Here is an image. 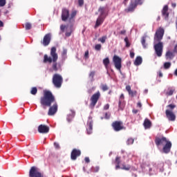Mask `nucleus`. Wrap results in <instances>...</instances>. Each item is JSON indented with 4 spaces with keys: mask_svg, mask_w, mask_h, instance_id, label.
Masks as SVG:
<instances>
[{
    "mask_svg": "<svg viewBox=\"0 0 177 177\" xmlns=\"http://www.w3.org/2000/svg\"><path fill=\"white\" fill-rule=\"evenodd\" d=\"M174 52H176V53H177V45H176L174 47Z\"/></svg>",
    "mask_w": 177,
    "mask_h": 177,
    "instance_id": "774afa93",
    "label": "nucleus"
},
{
    "mask_svg": "<svg viewBox=\"0 0 177 177\" xmlns=\"http://www.w3.org/2000/svg\"><path fill=\"white\" fill-rule=\"evenodd\" d=\"M95 50H100L102 49V45L101 44H96L95 46Z\"/></svg>",
    "mask_w": 177,
    "mask_h": 177,
    "instance_id": "49530a36",
    "label": "nucleus"
},
{
    "mask_svg": "<svg viewBox=\"0 0 177 177\" xmlns=\"http://www.w3.org/2000/svg\"><path fill=\"white\" fill-rule=\"evenodd\" d=\"M106 39H107V36L105 35L100 38L98 41H100V42H101L102 44H104V42H106Z\"/></svg>",
    "mask_w": 177,
    "mask_h": 177,
    "instance_id": "72a5a7b5",
    "label": "nucleus"
},
{
    "mask_svg": "<svg viewBox=\"0 0 177 177\" xmlns=\"http://www.w3.org/2000/svg\"><path fill=\"white\" fill-rule=\"evenodd\" d=\"M66 37H70L71 35V32H66L65 33Z\"/></svg>",
    "mask_w": 177,
    "mask_h": 177,
    "instance_id": "052dcab7",
    "label": "nucleus"
},
{
    "mask_svg": "<svg viewBox=\"0 0 177 177\" xmlns=\"http://www.w3.org/2000/svg\"><path fill=\"white\" fill-rule=\"evenodd\" d=\"M102 90L103 91V92H106V91H109V86H107V84H102Z\"/></svg>",
    "mask_w": 177,
    "mask_h": 177,
    "instance_id": "a19ab883",
    "label": "nucleus"
},
{
    "mask_svg": "<svg viewBox=\"0 0 177 177\" xmlns=\"http://www.w3.org/2000/svg\"><path fill=\"white\" fill-rule=\"evenodd\" d=\"M175 57V53L167 50L165 53V59L166 60H172Z\"/></svg>",
    "mask_w": 177,
    "mask_h": 177,
    "instance_id": "f3484780",
    "label": "nucleus"
},
{
    "mask_svg": "<svg viewBox=\"0 0 177 177\" xmlns=\"http://www.w3.org/2000/svg\"><path fill=\"white\" fill-rule=\"evenodd\" d=\"M162 15L165 20H168L169 17V12H168V6H165L162 10Z\"/></svg>",
    "mask_w": 177,
    "mask_h": 177,
    "instance_id": "dca6fc26",
    "label": "nucleus"
},
{
    "mask_svg": "<svg viewBox=\"0 0 177 177\" xmlns=\"http://www.w3.org/2000/svg\"><path fill=\"white\" fill-rule=\"evenodd\" d=\"M155 144L157 147L160 146H163L162 151L165 154H168L171 151V147H172V143L171 141L168 140L165 137H156L155 138Z\"/></svg>",
    "mask_w": 177,
    "mask_h": 177,
    "instance_id": "7ed1b4c3",
    "label": "nucleus"
},
{
    "mask_svg": "<svg viewBox=\"0 0 177 177\" xmlns=\"http://www.w3.org/2000/svg\"><path fill=\"white\" fill-rule=\"evenodd\" d=\"M165 30L162 27L158 28L156 33L154 35L153 41V49L155 50V53L158 57H161L162 56V52L164 50V43L161 41L162 38H164V34Z\"/></svg>",
    "mask_w": 177,
    "mask_h": 177,
    "instance_id": "f257e3e1",
    "label": "nucleus"
},
{
    "mask_svg": "<svg viewBox=\"0 0 177 177\" xmlns=\"http://www.w3.org/2000/svg\"><path fill=\"white\" fill-rule=\"evenodd\" d=\"M53 84L55 88H62L63 77L57 73L54 74L53 76Z\"/></svg>",
    "mask_w": 177,
    "mask_h": 177,
    "instance_id": "39448f33",
    "label": "nucleus"
},
{
    "mask_svg": "<svg viewBox=\"0 0 177 177\" xmlns=\"http://www.w3.org/2000/svg\"><path fill=\"white\" fill-rule=\"evenodd\" d=\"M111 115L110 113H105V115H104V118H105V120H109Z\"/></svg>",
    "mask_w": 177,
    "mask_h": 177,
    "instance_id": "de8ad7c7",
    "label": "nucleus"
},
{
    "mask_svg": "<svg viewBox=\"0 0 177 177\" xmlns=\"http://www.w3.org/2000/svg\"><path fill=\"white\" fill-rule=\"evenodd\" d=\"M130 57L131 59H133V57H135V53L133 52H130Z\"/></svg>",
    "mask_w": 177,
    "mask_h": 177,
    "instance_id": "5fc2aeb1",
    "label": "nucleus"
},
{
    "mask_svg": "<svg viewBox=\"0 0 177 177\" xmlns=\"http://www.w3.org/2000/svg\"><path fill=\"white\" fill-rule=\"evenodd\" d=\"M29 177H45L44 174L38 171V167L32 166L29 170Z\"/></svg>",
    "mask_w": 177,
    "mask_h": 177,
    "instance_id": "6e6552de",
    "label": "nucleus"
},
{
    "mask_svg": "<svg viewBox=\"0 0 177 177\" xmlns=\"http://www.w3.org/2000/svg\"><path fill=\"white\" fill-rule=\"evenodd\" d=\"M174 92H175V89H169V91L166 92V95L167 96H172Z\"/></svg>",
    "mask_w": 177,
    "mask_h": 177,
    "instance_id": "473e14b6",
    "label": "nucleus"
},
{
    "mask_svg": "<svg viewBox=\"0 0 177 177\" xmlns=\"http://www.w3.org/2000/svg\"><path fill=\"white\" fill-rule=\"evenodd\" d=\"M121 169H124V171H129V169H131V165L122 164V167H121Z\"/></svg>",
    "mask_w": 177,
    "mask_h": 177,
    "instance_id": "c85d7f7f",
    "label": "nucleus"
},
{
    "mask_svg": "<svg viewBox=\"0 0 177 177\" xmlns=\"http://www.w3.org/2000/svg\"><path fill=\"white\" fill-rule=\"evenodd\" d=\"M171 62H165L163 64V67L165 70H168L171 67Z\"/></svg>",
    "mask_w": 177,
    "mask_h": 177,
    "instance_id": "2f4dec72",
    "label": "nucleus"
},
{
    "mask_svg": "<svg viewBox=\"0 0 177 177\" xmlns=\"http://www.w3.org/2000/svg\"><path fill=\"white\" fill-rule=\"evenodd\" d=\"M37 92H38V90L37 89V87H32L30 91L31 95H37Z\"/></svg>",
    "mask_w": 177,
    "mask_h": 177,
    "instance_id": "f704fd0d",
    "label": "nucleus"
},
{
    "mask_svg": "<svg viewBox=\"0 0 177 177\" xmlns=\"http://www.w3.org/2000/svg\"><path fill=\"white\" fill-rule=\"evenodd\" d=\"M39 133H45V124H40L38 127Z\"/></svg>",
    "mask_w": 177,
    "mask_h": 177,
    "instance_id": "5701e85b",
    "label": "nucleus"
},
{
    "mask_svg": "<svg viewBox=\"0 0 177 177\" xmlns=\"http://www.w3.org/2000/svg\"><path fill=\"white\" fill-rule=\"evenodd\" d=\"M100 91H97L95 93H94L90 98V107L91 109H94L96 106V104L99 101V99H100Z\"/></svg>",
    "mask_w": 177,
    "mask_h": 177,
    "instance_id": "0eeeda50",
    "label": "nucleus"
},
{
    "mask_svg": "<svg viewBox=\"0 0 177 177\" xmlns=\"http://www.w3.org/2000/svg\"><path fill=\"white\" fill-rule=\"evenodd\" d=\"M50 56L53 57V70H54V71H57L59 68H57V63L56 62H57L58 56H57V53H56L55 47H53L51 48Z\"/></svg>",
    "mask_w": 177,
    "mask_h": 177,
    "instance_id": "423d86ee",
    "label": "nucleus"
},
{
    "mask_svg": "<svg viewBox=\"0 0 177 177\" xmlns=\"http://www.w3.org/2000/svg\"><path fill=\"white\" fill-rule=\"evenodd\" d=\"M49 132V127L45 126V133H48Z\"/></svg>",
    "mask_w": 177,
    "mask_h": 177,
    "instance_id": "6e6d98bb",
    "label": "nucleus"
},
{
    "mask_svg": "<svg viewBox=\"0 0 177 177\" xmlns=\"http://www.w3.org/2000/svg\"><path fill=\"white\" fill-rule=\"evenodd\" d=\"M124 42L126 44V48H129V46H131V43H129V40L128 39V37L124 38Z\"/></svg>",
    "mask_w": 177,
    "mask_h": 177,
    "instance_id": "ea45409f",
    "label": "nucleus"
},
{
    "mask_svg": "<svg viewBox=\"0 0 177 177\" xmlns=\"http://www.w3.org/2000/svg\"><path fill=\"white\" fill-rule=\"evenodd\" d=\"M111 127L115 132H120V131L125 129V127H124V123L121 121H115L112 122Z\"/></svg>",
    "mask_w": 177,
    "mask_h": 177,
    "instance_id": "1a4fd4ad",
    "label": "nucleus"
},
{
    "mask_svg": "<svg viewBox=\"0 0 177 177\" xmlns=\"http://www.w3.org/2000/svg\"><path fill=\"white\" fill-rule=\"evenodd\" d=\"M93 129V120L92 116H89L87 121V128H86L88 135H91V133H92Z\"/></svg>",
    "mask_w": 177,
    "mask_h": 177,
    "instance_id": "9b49d317",
    "label": "nucleus"
},
{
    "mask_svg": "<svg viewBox=\"0 0 177 177\" xmlns=\"http://www.w3.org/2000/svg\"><path fill=\"white\" fill-rule=\"evenodd\" d=\"M103 64L106 68H108L109 65L110 64V59H109V57L103 59Z\"/></svg>",
    "mask_w": 177,
    "mask_h": 177,
    "instance_id": "b1692460",
    "label": "nucleus"
},
{
    "mask_svg": "<svg viewBox=\"0 0 177 177\" xmlns=\"http://www.w3.org/2000/svg\"><path fill=\"white\" fill-rule=\"evenodd\" d=\"M66 28H67V26H66L65 25L60 26V30H61V31H62V32H64V30H66Z\"/></svg>",
    "mask_w": 177,
    "mask_h": 177,
    "instance_id": "09e8293b",
    "label": "nucleus"
},
{
    "mask_svg": "<svg viewBox=\"0 0 177 177\" xmlns=\"http://www.w3.org/2000/svg\"><path fill=\"white\" fill-rule=\"evenodd\" d=\"M98 12L100 15V17H102L103 16H107V13H109V8H107V7H100Z\"/></svg>",
    "mask_w": 177,
    "mask_h": 177,
    "instance_id": "2eb2a0df",
    "label": "nucleus"
},
{
    "mask_svg": "<svg viewBox=\"0 0 177 177\" xmlns=\"http://www.w3.org/2000/svg\"><path fill=\"white\" fill-rule=\"evenodd\" d=\"M115 164H121V157L117 156L115 160Z\"/></svg>",
    "mask_w": 177,
    "mask_h": 177,
    "instance_id": "37998d69",
    "label": "nucleus"
},
{
    "mask_svg": "<svg viewBox=\"0 0 177 177\" xmlns=\"http://www.w3.org/2000/svg\"><path fill=\"white\" fill-rule=\"evenodd\" d=\"M79 6H84V0H78Z\"/></svg>",
    "mask_w": 177,
    "mask_h": 177,
    "instance_id": "3c124183",
    "label": "nucleus"
},
{
    "mask_svg": "<svg viewBox=\"0 0 177 177\" xmlns=\"http://www.w3.org/2000/svg\"><path fill=\"white\" fill-rule=\"evenodd\" d=\"M100 167L99 166H93L91 167V172H99Z\"/></svg>",
    "mask_w": 177,
    "mask_h": 177,
    "instance_id": "7c9ffc66",
    "label": "nucleus"
},
{
    "mask_svg": "<svg viewBox=\"0 0 177 177\" xmlns=\"http://www.w3.org/2000/svg\"><path fill=\"white\" fill-rule=\"evenodd\" d=\"M41 44L45 45V37H44L43 40L41 41Z\"/></svg>",
    "mask_w": 177,
    "mask_h": 177,
    "instance_id": "338daca9",
    "label": "nucleus"
},
{
    "mask_svg": "<svg viewBox=\"0 0 177 177\" xmlns=\"http://www.w3.org/2000/svg\"><path fill=\"white\" fill-rule=\"evenodd\" d=\"M84 160H85V162H87V163L91 162V160H89V158L88 157H86L84 158Z\"/></svg>",
    "mask_w": 177,
    "mask_h": 177,
    "instance_id": "680f3d73",
    "label": "nucleus"
},
{
    "mask_svg": "<svg viewBox=\"0 0 177 177\" xmlns=\"http://www.w3.org/2000/svg\"><path fill=\"white\" fill-rule=\"evenodd\" d=\"M62 57V59H64V60H66V59H67V49L66 48L63 49Z\"/></svg>",
    "mask_w": 177,
    "mask_h": 177,
    "instance_id": "bb28decb",
    "label": "nucleus"
},
{
    "mask_svg": "<svg viewBox=\"0 0 177 177\" xmlns=\"http://www.w3.org/2000/svg\"><path fill=\"white\" fill-rule=\"evenodd\" d=\"M50 39H51L50 34H47L45 35V46H48V45L50 44Z\"/></svg>",
    "mask_w": 177,
    "mask_h": 177,
    "instance_id": "412c9836",
    "label": "nucleus"
},
{
    "mask_svg": "<svg viewBox=\"0 0 177 177\" xmlns=\"http://www.w3.org/2000/svg\"><path fill=\"white\" fill-rule=\"evenodd\" d=\"M45 106L49 107L48 115H55L57 113V102L55 98V95L49 91H45Z\"/></svg>",
    "mask_w": 177,
    "mask_h": 177,
    "instance_id": "f03ea898",
    "label": "nucleus"
},
{
    "mask_svg": "<svg viewBox=\"0 0 177 177\" xmlns=\"http://www.w3.org/2000/svg\"><path fill=\"white\" fill-rule=\"evenodd\" d=\"M124 99H125L124 94H121L119 100H122V102H124Z\"/></svg>",
    "mask_w": 177,
    "mask_h": 177,
    "instance_id": "864d4df0",
    "label": "nucleus"
},
{
    "mask_svg": "<svg viewBox=\"0 0 177 177\" xmlns=\"http://www.w3.org/2000/svg\"><path fill=\"white\" fill-rule=\"evenodd\" d=\"M143 3V0H131L130 4L127 8L125 9V12L127 13H129L130 12H133L138 5H142Z\"/></svg>",
    "mask_w": 177,
    "mask_h": 177,
    "instance_id": "20e7f679",
    "label": "nucleus"
},
{
    "mask_svg": "<svg viewBox=\"0 0 177 177\" xmlns=\"http://www.w3.org/2000/svg\"><path fill=\"white\" fill-rule=\"evenodd\" d=\"M77 16V11L72 12L71 17L69 18V21H74V17Z\"/></svg>",
    "mask_w": 177,
    "mask_h": 177,
    "instance_id": "cd10ccee",
    "label": "nucleus"
},
{
    "mask_svg": "<svg viewBox=\"0 0 177 177\" xmlns=\"http://www.w3.org/2000/svg\"><path fill=\"white\" fill-rule=\"evenodd\" d=\"M133 142H135V140L132 138H130L127 141V145H133Z\"/></svg>",
    "mask_w": 177,
    "mask_h": 177,
    "instance_id": "4c0bfd02",
    "label": "nucleus"
},
{
    "mask_svg": "<svg viewBox=\"0 0 177 177\" xmlns=\"http://www.w3.org/2000/svg\"><path fill=\"white\" fill-rule=\"evenodd\" d=\"M118 107V110H124V107H125V104H124V101L119 100Z\"/></svg>",
    "mask_w": 177,
    "mask_h": 177,
    "instance_id": "393cba45",
    "label": "nucleus"
},
{
    "mask_svg": "<svg viewBox=\"0 0 177 177\" xmlns=\"http://www.w3.org/2000/svg\"><path fill=\"white\" fill-rule=\"evenodd\" d=\"M103 21H104V19H103V17H98L95 23V28H97L99 26L102 25L103 24Z\"/></svg>",
    "mask_w": 177,
    "mask_h": 177,
    "instance_id": "aec40b11",
    "label": "nucleus"
},
{
    "mask_svg": "<svg viewBox=\"0 0 177 177\" xmlns=\"http://www.w3.org/2000/svg\"><path fill=\"white\" fill-rule=\"evenodd\" d=\"M54 146H55V147H56V149H59L60 148V146L59 145V143L55 142Z\"/></svg>",
    "mask_w": 177,
    "mask_h": 177,
    "instance_id": "13d9d810",
    "label": "nucleus"
},
{
    "mask_svg": "<svg viewBox=\"0 0 177 177\" xmlns=\"http://www.w3.org/2000/svg\"><path fill=\"white\" fill-rule=\"evenodd\" d=\"M95 73H96V72H95V71H91V72H90V73H89V75H88V77H89V78L91 80V81H95L94 77H95Z\"/></svg>",
    "mask_w": 177,
    "mask_h": 177,
    "instance_id": "c756f323",
    "label": "nucleus"
},
{
    "mask_svg": "<svg viewBox=\"0 0 177 177\" xmlns=\"http://www.w3.org/2000/svg\"><path fill=\"white\" fill-rule=\"evenodd\" d=\"M84 57H85V59H88L89 58V51L88 50L85 52Z\"/></svg>",
    "mask_w": 177,
    "mask_h": 177,
    "instance_id": "8fccbe9b",
    "label": "nucleus"
},
{
    "mask_svg": "<svg viewBox=\"0 0 177 177\" xmlns=\"http://www.w3.org/2000/svg\"><path fill=\"white\" fill-rule=\"evenodd\" d=\"M31 27H32V26H31V24H30V23H26L25 24L26 30H31Z\"/></svg>",
    "mask_w": 177,
    "mask_h": 177,
    "instance_id": "c03bdc74",
    "label": "nucleus"
},
{
    "mask_svg": "<svg viewBox=\"0 0 177 177\" xmlns=\"http://www.w3.org/2000/svg\"><path fill=\"white\" fill-rule=\"evenodd\" d=\"M126 32H127V30H122V31L120 32V34H121L122 35H125Z\"/></svg>",
    "mask_w": 177,
    "mask_h": 177,
    "instance_id": "0e129e2a",
    "label": "nucleus"
},
{
    "mask_svg": "<svg viewBox=\"0 0 177 177\" xmlns=\"http://www.w3.org/2000/svg\"><path fill=\"white\" fill-rule=\"evenodd\" d=\"M80 156H81V150L77 149H73L72 150L71 153V160H73V161H75V160H77V158H78Z\"/></svg>",
    "mask_w": 177,
    "mask_h": 177,
    "instance_id": "ddd939ff",
    "label": "nucleus"
},
{
    "mask_svg": "<svg viewBox=\"0 0 177 177\" xmlns=\"http://www.w3.org/2000/svg\"><path fill=\"white\" fill-rule=\"evenodd\" d=\"M61 17L62 21H67L70 17V10L66 8H62Z\"/></svg>",
    "mask_w": 177,
    "mask_h": 177,
    "instance_id": "f8f14e48",
    "label": "nucleus"
},
{
    "mask_svg": "<svg viewBox=\"0 0 177 177\" xmlns=\"http://www.w3.org/2000/svg\"><path fill=\"white\" fill-rule=\"evenodd\" d=\"M115 169H120V164H116Z\"/></svg>",
    "mask_w": 177,
    "mask_h": 177,
    "instance_id": "69168bd1",
    "label": "nucleus"
},
{
    "mask_svg": "<svg viewBox=\"0 0 177 177\" xmlns=\"http://www.w3.org/2000/svg\"><path fill=\"white\" fill-rule=\"evenodd\" d=\"M165 114L169 121H175L176 120V115H175V113H174L172 111H169V109H167L165 111Z\"/></svg>",
    "mask_w": 177,
    "mask_h": 177,
    "instance_id": "4468645a",
    "label": "nucleus"
},
{
    "mask_svg": "<svg viewBox=\"0 0 177 177\" xmlns=\"http://www.w3.org/2000/svg\"><path fill=\"white\" fill-rule=\"evenodd\" d=\"M142 57L138 56L136 58V60L134 61V64L135 66H140V64H142Z\"/></svg>",
    "mask_w": 177,
    "mask_h": 177,
    "instance_id": "4be33fe9",
    "label": "nucleus"
},
{
    "mask_svg": "<svg viewBox=\"0 0 177 177\" xmlns=\"http://www.w3.org/2000/svg\"><path fill=\"white\" fill-rule=\"evenodd\" d=\"M143 125L145 129H149V128L151 127V121H150V120L148 118H146L144 121Z\"/></svg>",
    "mask_w": 177,
    "mask_h": 177,
    "instance_id": "6ab92c4d",
    "label": "nucleus"
},
{
    "mask_svg": "<svg viewBox=\"0 0 177 177\" xmlns=\"http://www.w3.org/2000/svg\"><path fill=\"white\" fill-rule=\"evenodd\" d=\"M41 104L43 109H45V91H44V95L41 98Z\"/></svg>",
    "mask_w": 177,
    "mask_h": 177,
    "instance_id": "a878e982",
    "label": "nucleus"
},
{
    "mask_svg": "<svg viewBox=\"0 0 177 177\" xmlns=\"http://www.w3.org/2000/svg\"><path fill=\"white\" fill-rule=\"evenodd\" d=\"M158 75L160 78L162 77V72H161V71H159Z\"/></svg>",
    "mask_w": 177,
    "mask_h": 177,
    "instance_id": "e2e57ef3",
    "label": "nucleus"
},
{
    "mask_svg": "<svg viewBox=\"0 0 177 177\" xmlns=\"http://www.w3.org/2000/svg\"><path fill=\"white\" fill-rule=\"evenodd\" d=\"M113 62L114 63L115 69L118 70V71H121V68L122 67V65L121 63L122 62V59H121V58H120V57H118L117 55H114L113 58Z\"/></svg>",
    "mask_w": 177,
    "mask_h": 177,
    "instance_id": "9d476101",
    "label": "nucleus"
},
{
    "mask_svg": "<svg viewBox=\"0 0 177 177\" xmlns=\"http://www.w3.org/2000/svg\"><path fill=\"white\" fill-rule=\"evenodd\" d=\"M95 89H96V87L93 86V87H91V88H89L87 92L89 95H92V93H93V92H95Z\"/></svg>",
    "mask_w": 177,
    "mask_h": 177,
    "instance_id": "e433bc0d",
    "label": "nucleus"
},
{
    "mask_svg": "<svg viewBox=\"0 0 177 177\" xmlns=\"http://www.w3.org/2000/svg\"><path fill=\"white\" fill-rule=\"evenodd\" d=\"M6 5V0H0V7L5 6Z\"/></svg>",
    "mask_w": 177,
    "mask_h": 177,
    "instance_id": "a18cd8bd",
    "label": "nucleus"
},
{
    "mask_svg": "<svg viewBox=\"0 0 177 177\" xmlns=\"http://www.w3.org/2000/svg\"><path fill=\"white\" fill-rule=\"evenodd\" d=\"M137 107H139V109H142V102H138L137 103Z\"/></svg>",
    "mask_w": 177,
    "mask_h": 177,
    "instance_id": "4d7b16f0",
    "label": "nucleus"
},
{
    "mask_svg": "<svg viewBox=\"0 0 177 177\" xmlns=\"http://www.w3.org/2000/svg\"><path fill=\"white\" fill-rule=\"evenodd\" d=\"M133 114H138V113H139V110H138V109H133Z\"/></svg>",
    "mask_w": 177,
    "mask_h": 177,
    "instance_id": "bf43d9fd",
    "label": "nucleus"
},
{
    "mask_svg": "<svg viewBox=\"0 0 177 177\" xmlns=\"http://www.w3.org/2000/svg\"><path fill=\"white\" fill-rule=\"evenodd\" d=\"M167 107H168L169 109V110L170 111H172V110H174L175 109V107H176V105L171 104L167 105Z\"/></svg>",
    "mask_w": 177,
    "mask_h": 177,
    "instance_id": "79ce46f5",
    "label": "nucleus"
},
{
    "mask_svg": "<svg viewBox=\"0 0 177 177\" xmlns=\"http://www.w3.org/2000/svg\"><path fill=\"white\" fill-rule=\"evenodd\" d=\"M141 44L143 48H146V37H143L141 39Z\"/></svg>",
    "mask_w": 177,
    "mask_h": 177,
    "instance_id": "58836bf2",
    "label": "nucleus"
},
{
    "mask_svg": "<svg viewBox=\"0 0 177 177\" xmlns=\"http://www.w3.org/2000/svg\"><path fill=\"white\" fill-rule=\"evenodd\" d=\"M110 109V104H106L104 106V110H109Z\"/></svg>",
    "mask_w": 177,
    "mask_h": 177,
    "instance_id": "603ef678",
    "label": "nucleus"
},
{
    "mask_svg": "<svg viewBox=\"0 0 177 177\" xmlns=\"http://www.w3.org/2000/svg\"><path fill=\"white\" fill-rule=\"evenodd\" d=\"M126 91H128V93L130 96H131V97H133V96H136L138 92L136 91H132L131 89V86L127 85L126 86Z\"/></svg>",
    "mask_w": 177,
    "mask_h": 177,
    "instance_id": "a211bd4d",
    "label": "nucleus"
},
{
    "mask_svg": "<svg viewBox=\"0 0 177 177\" xmlns=\"http://www.w3.org/2000/svg\"><path fill=\"white\" fill-rule=\"evenodd\" d=\"M45 62H48V63H52L53 62V59L50 57H48L46 55H45Z\"/></svg>",
    "mask_w": 177,
    "mask_h": 177,
    "instance_id": "c9c22d12",
    "label": "nucleus"
}]
</instances>
